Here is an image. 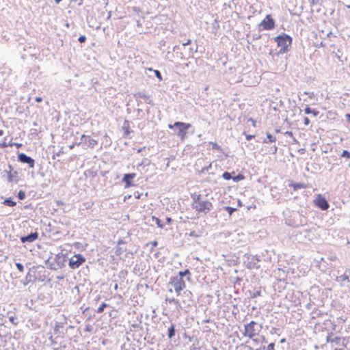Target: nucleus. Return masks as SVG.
Returning <instances> with one entry per match:
<instances>
[{"instance_id":"nucleus-1","label":"nucleus","mask_w":350,"mask_h":350,"mask_svg":"<svg viewBox=\"0 0 350 350\" xmlns=\"http://www.w3.org/2000/svg\"><path fill=\"white\" fill-rule=\"evenodd\" d=\"M192 207L198 213H207L213 208V204L207 199H203L200 194L194 193L191 195Z\"/></svg>"},{"instance_id":"nucleus-2","label":"nucleus","mask_w":350,"mask_h":350,"mask_svg":"<svg viewBox=\"0 0 350 350\" xmlns=\"http://www.w3.org/2000/svg\"><path fill=\"white\" fill-rule=\"evenodd\" d=\"M49 229V231L55 236H67L69 233L67 228L70 226V222L66 221L65 223L61 221V220H53V224L49 222L47 224Z\"/></svg>"},{"instance_id":"nucleus-3","label":"nucleus","mask_w":350,"mask_h":350,"mask_svg":"<svg viewBox=\"0 0 350 350\" xmlns=\"http://www.w3.org/2000/svg\"><path fill=\"white\" fill-rule=\"evenodd\" d=\"M274 40L277 43V46L279 48V54H284L290 51L293 43V38L289 35L282 33L276 36Z\"/></svg>"},{"instance_id":"nucleus-4","label":"nucleus","mask_w":350,"mask_h":350,"mask_svg":"<svg viewBox=\"0 0 350 350\" xmlns=\"http://www.w3.org/2000/svg\"><path fill=\"white\" fill-rule=\"evenodd\" d=\"M262 327L254 321H250L249 323L244 325V332L243 334L244 336L250 338H253L255 336L258 335L261 331Z\"/></svg>"},{"instance_id":"nucleus-5","label":"nucleus","mask_w":350,"mask_h":350,"mask_svg":"<svg viewBox=\"0 0 350 350\" xmlns=\"http://www.w3.org/2000/svg\"><path fill=\"white\" fill-rule=\"evenodd\" d=\"M67 260V254H63L62 252L58 253L54 258L55 263L50 264V269L57 271L64 268L66 266Z\"/></svg>"},{"instance_id":"nucleus-6","label":"nucleus","mask_w":350,"mask_h":350,"mask_svg":"<svg viewBox=\"0 0 350 350\" xmlns=\"http://www.w3.org/2000/svg\"><path fill=\"white\" fill-rule=\"evenodd\" d=\"M191 124L183 122H176L173 125L169 124L168 127L172 129L173 127L178 128L177 135L182 141H184L187 137V131L191 127Z\"/></svg>"},{"instance_id":"nucleus-7","label":"nucleus","mask_w":350,"mask_h":350,"mask_svg":"<svg viewBox=\"0 0 350 350\" xmlns=\"http://www.w3.org/2000/svg\"><path fill=\"white\" fill-rule=\"evenodd\" d=\"M258 26L260 31H270L275 27V21L270 14H267Z\"/></svg>"},{"instance_id":"nucleus-8","label":"nucleus","mask_w":350,"mask_h":350,"mask_svg":"<svg viewBox=\"0 0 350 350\" xmlns=\"http://www.w3.org/2000/svg\"><path fill=\"white\" fill-rule=\"evenodd\" d=\"M170 283L174 286V290L178 295L180 292L185 288V282L180 277H171Z\"/></svg>"},{"instance_id":"nucleus-9","label":"nucleus","mask_w":350,"mask_h":350,"mask_svg":"<svg viewBox=\"0 0 350 350\" xmlns=\"http://www.w3.org/2000/svg\"><path fill=\"white\" fill-rule=\"evenodd\" d=\"M85 261V258L81 254H77L69 259L68 265L72 269H75L79 268Z\"/></svg>"},{"instance_id":"nucleus-10","label":"nucleus","mask_w":350,"mask_h":350,"mask_svg":"<svg viewBox=\"0 0 350 350\" xmlns=\"http://www.w3.org/2000/svg\"><path fill=\"white\" fill-rule=\"evenodd\" d=\"M316 206L323 211H325L329 208V204L326 198L321 194H318L313 200Z\"/></svg>"},{"instance_id":"nucleus-11","label":"nucleus","mask_w":350,"mask_h":350,"mask_svg":"<svg viewBox=\"0 0 350 350\" xmlns=\"http://www.w3.org/2000/svg\"><path fill=\"white\" fill-rule=\"evenodd\" d=\"M81 144H83L85 148H94L97 145L98 142L90 136L83 134L81 135V142L77 143V146H79Z\"/></svg>"},{"instance_id":"nucleus-12","label":"nucleus","mask_w":350,"mask_h":350,"mask_svg":"<svg viewBox=\"0 0 350 350\" xmlns=\"http://www.w3.org/2000/svg\"><path fill=\"white\" fill-rule=\"evenodd\" d=\"M183 301L182 306L183 308H189L193 305V301L192 299V293L189 291H185L182 295Z\"/></svg>"},{"instance_id":"nucleus-13","label":"nucleus","mask_w":350,"mask_h":350,"mask_svg":"<svg viewBox=\"0 0 350 350\" xmlns=\"http://www.w3.org/2000/svg\"><path fill=\"white\" fill-rule=\"evenodd\" d=\"M18 160L22 163H27L31 168L34 167V160L24 153H21L18 154Z\"/></svg>"},{"instance_id":"nucleus-14","label":"nucleus","mask_w":350,"mask_h":350,"mask_svg":"<svg viewBox=\"0 0 350 350\" xmlns=\"http://www.w3.org/2000/svg\"><path fill=\"white\" fill-rule=\"evenodd\" d=\"M38 237V233L37 232H31L30 234L22 236L21 237V241L22 243H26V242H33L35 240H36Z\"/></svg>"},{"instance_id":"nucleus-15","label":"nucleus","mask_w":350,"mask_h":350,"mask_svg":"<svg viewBox=\"0 0 350 350\" xmlns=\"http://www.w3.org/2000/svg\"><path fill=\"white\" fill-rule=\"evenodd\" d=\"M136 176L135 173L125 174L123 177V182L125 183V188H129L134 185L131 183V180Z\"/></svg>"},{"instance_id":"nucleus-16","label":"nucleus","mask_w":350,"mask_h":350,"mask_svg":"<svg viewBox=\"0 0 350 350\" xmlns=\"http://www.w3.org/2000/svg\"><path fill=\"white\" fill-rule=\"evenodd\" d=\"M176 329L175 328V325L172 323L171 325L167 329V337L170 340H172L176 335Z\"/></svg>"},{"instance_id":"nucleus-17","label":"nucleus","mask_w":350,"mask_h":350,"mask_svg":"<svg viewBox=\"0 0 350 350\" xmlns=\"http://www.w3.org/2000/svg\"><path fill=\"white\" fill-rule=\"evenodd\" d=\"M303 220H285V224L287 226H292L293 228H299L300 224Z\"/></svg>"},{"instance_id":"nucleus-18","label":"nucleus","mask_w":350,"mask_h":350,"mask_svg":"<svg viewBox=\"0 0 350 350\" xmlns=\"http://www.w3.org/2000/svg\"><path fill=\"white\" fill-rule=\"evenodd\" d=\"M166 301L169 302L170 304H174L176 306V308L179 310L180 308H183L182 304L176 299L175 298H168L166 297L165 299Z\"/></svg>"},{"instance_id":"nucleus-19","label":"nucleus","mask_w":350,"mask_h":350,"mask_svg":"<svg viewBox=\"0 0 350 350\" xmlns=\"http://www.w3.org/2000/svg\"><path fill=\"white\" fill-rule=\"evenodd\" d=\"M177 276L180 277L182 279H183L184 277H186L187 280H191V272L187 269H185L184 271H179Z\"/></svg>"},{"instance_id":"nucleus-20","label":"nucleus","mask_w":350,"mask_h":350,"mask_svg":"<svg viewBox=\"0 0 350 350\" xmlns=\"http://www.w3.org/2000/svg\"><path fill=\"white\" fill-rule=\"evenodd\" d=\"M8 317L9 319V321H10V323L12 325L16 326L18 324V323H19L18 318L15 314L8 312Z\"/></svg>"},{"instance_id":"nucleus-21","label":"nucleus","mask_w":350,"mask_h":350,"mask_svg":"<svg viewBox=\"0 0 350 350\" xmlns=\"http://www.w3.org/2000/svg\"><path fill=\"white\" fill-rule=\"evenodd\" d=\"M118 236L124 237L126 239H128L130 237V232L129 230H125L124 229H120L117 231L116 235L115 237Z\"/></svg>"},{"instance_id":"nucleus-22","label":"nucleus","mask_w":350,"mask_h":350,"mask_svg":"<svg viewBox=\"0 0 350 350\" xmlns=\"http://www.w3.org/2000/svg\"><path fill=\"white\" fill-rule=\"evenodd\" d=\"M158 227L163 228L166 224H170L172 220H154Z\"/></svg>"},{"instance_id":"nucleus-23","label":"nucleus","mask_w":350,"mask_h":350,"mask_svg":"<svg viewBox=\"0 0 350 350\" xmlns=\"http://www.w3.org/2000/svg\"><path fill=\"white\" fill-rule=\"evenodd\" d=\"M290 187L293 189L294 191H296L299 189H305L307 186L304 183H293L290 185Z\"/></svg>"},{"instance_id":"nucleus-24","label":"nucleus","mask_w":350,"mask_h":350,"mask_svg":"<svg viewBox=\"0 0 350 350\" xmlns=\"http://www.w3.org/2000/svg\"><path fill=\"white\" fill-rule=\"evenodd\" d=\"M299 229L300 230H299L298 232L299 233H301V234L303 233V232H309L311 230L310 228H308L307 227V223L306 222L305 224H302V222H301L300 224Z\"/></svg>"},{"instance_id":"nucleus-25","label":"nucleus","mask_w":350,"mask_h":350,"mask_svg":"<svg viewBox=\"0 0 350 350\" xmlns=\"http://www.w3.org/2000/svg\"><path fill=\"white\" fill-rule=\"evenodd\" d=\"M304 111L306 114L312 113L314 117L317 116L319 115V111L315 109H312L310 107L307 106Z\"/></svg>"},{"instance_id":"nucleus-26","label":"nucleus","mask_w":350,"mask_h":350,"mask_svg":"<svg viewBox=\"0 0 350 350\" xmlns=\"http://www.w3.org/2000/svg\"><path fill=\"white\" fill-rule=\"evenodd\" d=\"M126 251V249L125 248H123L122 247H120V246H116V248H115V254L116 256H120L123 254L124 252Z\"/></svg>"},{"instance_id":"nucleus-27","label":"nucleus","mask_w":350,"mask_h":350,"mask_svg":"<svg viewBox=\"0 0 350 350\" xmlns=\"http://www.w3.org/2000/svg\"><path fill=\"white\" fill-rule=\"evenodd\" d=\"M124 237L119 236L118 239L117 240V244L118 246H120V245L126 244L128 243V241L126 240Z\"/></svg>"},{"instance_id":"nucleus-28","label":"nucleus","mask_w":350,"mask_h":350,"mask_svg":"<svg viewBox=\"0 0 350 350\" xmlns=\"http://www.w3.org/2000/svg\"><path fill=\"white\" fill-rule=\"evenodd\" d=\"M210 144L211 145V148L212 150H218V151H221L222 149H221V147L218 144H217L216 142H210Z\"/></svg>"},{"instance_id":"nucleus-29","label":"nucleus","mask_w":350,"mask_h":350,"mask_svg":"<svg viewBox=\"0 0 350 350\" xmlns=\"http://www.w3.org/2000/svg\"><path fill=\"white\" fill-rule=\"evenodd\" d=\"M107 306V304L103 302L96 310L97 313H101L104 311L105 308Z\"/></svg>"},{"instance_id":"nucleus-30","label":"nucleus","mask_w":350,"mask_h":350,"mask_svg":"<svg viewBox=\"0 0 350 350\" xmlns=\"http://www.w3.org/2000/svg\"><path fill=\"white\" fill-rule=\"evenodd\" d=\"M4 204H6V205H8L10 206H14L16 205V202L12 201V200L10 199H6L4 201Z\"/></svg>"},{"instance_id":"nucleus-31","label":"nucleus","mask_w":350,"mask_h":350,"mask_svg":"<svg viewBox=\"0 0 350 350\" xmlns=\"http://www.w3.org/2000/svg\"><path fill=\"white\" fill-rule=\"evenodd\" d=\"M189 236L194 237H198L201 236V232H200V231L196 232L195 230L191 231L189 233Z\"/></svg>"},{"instance_id":"nucleus-32","label":"nucleus","mask_w":350,"mask_h":350,"mask_svg":"<svg viewBox=\"0 0 350 350\" xmlns=\"http://www.w3.org/2000/svg\"><path fill=\"white\" fill-rule=\"evenodd\" d=\"M222 177L225 179V180H230L231 178H232L230 173L228 172H225L224 173H223L222 174Z\"/></svg>"},{"instance_id":"nucleus-33","label":"nucleus","mask_w":350,"mask_h":350,"mask_svg":"<svg viewBox=\"0 0 350 350\" xmlns=\"http://www.w3.org/2000/svg\"><path fill=\"white\" fill-rule=\"evenodd\" d=\"M16 267L17 268V269L20 271V272H23L24 271V266L22 263L21 262H16Z\"/></svg>"},{"instance_id":"nucleus-34","label":"nucleus","mask_w":350,"mask_h":350,"mask_svg":"<svg viewBox=\"0 0 350 350\" xmlns=\"http://www.w3.org/2000/svg\"><path fill=\"white\" fill-rule=\"evenodd\" d=\"M52 263H55V261L54 260V258H52L51 257L49 258L46 260V265L47 266V267L49 269H50V264Z\"/></svg>"},{"instance_id":"nucleus-35","label":"nucleus","mask_w":350,"mask_h":350,"mask_svg":"<svg viewBox=\"0 0 350 350\" xmlns=\"http://www.w3.org/2000/svg\"><path fill=\"white\" fill-rule=\"evenodd\" d=\"M267 137L268 139V142H275L276 139L275 137H273L271 134L270 133H267Z\"/></svg>"},{"instance_id":"nucleus-36","label":"nucleus","mask_w":350,"mask_h":350,"mask_svg":"<svg viewBox=\"0 0 350 350\" xmlns=\"http://www.w3.org/2000/svg\"><path fill=\"white\" fill-rule=\"evenodd\" d=\"M244 178V176L242 174H238L237 176L232 177L234 181L237 182Z\"/></svg>"},{"instance_id":"nucleus-37","label":"nucleus","mask_w":350,"mask_h":350,"mask_svg":"<svg viewBox=\"0 0 350 350\" xmlns=\"http://www.w3.org/2000/svg\"><path fill=\"white\" fill-rule=\"evenodd\" d=\"M123 128L125 129V133L126 134H129L130 133V131H129V124L128 121H125V122L124 124Z\"/></svg>"},{"instance_id":"nucleus-38","label":"nucleus","mask_w":350,"mask_h":350,"mask_svg":"<svg viewBox=\"0 0 350 350\" xmlns=\"http://www.w3.org/2000/svg\"><path fill=\"white\" fill-rule=\"evenodd\" d=\"M153 72H154L156 77L158 78V79L159 81H162L163 80L162 75H161V72L159 70H153Z\"/></svg>"},{"instance_id":"nucleus-39","label":"nucleus","mask_w":350,"mask_h":350,"mask_svg":"<svg viewBox=\"0 0 350 350\" xmlns=\"http://www.w3.org/2000/svg\"><path fill=\"white\" fill-rule=\"evenodd\" d=\"M341 156L349 159L350 158V152L347 150H343Z\"/></svg>"},{"instance_id":"nucleus-40","label":"nucleus","mask_w":350,"mask_h":350,"mask_svg":"<svg viewBox=\"0 0 350 350\" xmlns=\"http://www.w3.org/2000/svg\"><path fill=\"white\" fill-rule=\"evenodd\" d=\"M339 278L340 279L341 281H349V275H347L346 273L340 275Z\"/></svg>"},{"instance_id":"nucleus-41","label":"nucleus","mask_w":350,"mask_h":350,"mask_svg":"<svg viewBox=\"0 0 350 350\" xmlns=\"http://www.w3.org/2000/svg\"><path fill=\"white\" fill-rule=\"evenodd\" d=\"M254 341L261 342L262 343H267V341L265 340V338L262 336H260V338L254 339Z\"/></svg>"},{"instance_id":"nucleus-42","label":"nucleus","mask_w":350,"mask_h":350,"mask_svg":"<svg viewBox=\"0 0 350 350\" xmlns=\"http://www.w3.org/2000/svg\"><path fill=\"white\" fill-rule=\"evenodd\" d=\"M261 295V291H256L255 292H254L252 293V295H251V297L252 298H255V297H257L258 296H260Z\"/></svg>"},{"instance_id":"nucleus-43","label":"nucleus","mask_w":350,"mask_h":350,"mask_svg":"<svg viewBox=\"0 0 350 350\" xmlns=\"http://www.w3.org/2000/svg\"><path fill=\"white\" fill-rule=\"evenodd\" d=\"M18 197L20 200H23L25 198V193L23 191H20L18 193Z\"/></svg>"},{"instance_id":"nucleus-44","label":"nucleus","mask_w":350,"mask_h":350,"mask_svg":"<svg viewBox=\"0 0 350 350\" xmlns=\"http://www.w3.org/2000/svg\"><path fill=\"white\" fill-rule=\"evenodd\" d=\"M274 348H275V343H274V342H271V343L267 346V348L265 347V350H274Z\"/></svg>"},{"instance_id":"nucleus-45","label":"nucleus","mask_w":350,"mask_h":350,"mask_svg":"<svg viewBox=\"0 0 350 350\" xmlns=\"http://www.w3.org/2000/svg\"><path fill=\"white\" fill-rule=\"evenodd\" d=\"M92 330H93V327L91 325L88 324L85 325V332H91Z\"/></svg>"},{"instance_id":"nucleus-46","label":"nucleus","mask_w":350,"mask_h":350,"mask_svg":"<svg viewBox=\"0 0 350 350\" xmlns=\"http://www.w3.org/2000/svg\"><path fill=\"white\" fill-rule=\"evenodd\" d=\"M33 277L29 272L27 274L25 280L27 281V283L31 281V278Z\"/></svg>"},{"instance_id":"nucleus-47","label":"nucleus","mask_w":350,"mask_h":350,"mask_svg":"<svg viewBox=\"0 0 350 350\" xmlns=\"http://www.w3.org/2000/svg\"><path fill=\"white\" fill-rule=\"evenodd\" d=\"M236 235H239V233H237V232H236V231H234V232H231V233H230V234H229V236L232 237V239H231V240H232V241H234V237H235Z\"/></svg>"},{"instance_id":"nucleus-48","label":"nucleus","mask_w":350,"mask_h":350,"mask_svg":"<svg viewBox=\"0 0 350 350\" xmlns=\"http://www.w3.org/2000/svg\"><path fill=\"white\" fill-rule=\"evenodd\" d=\"M78 40L81 43H83L85 42L86 37L85 36H81Z\"/></svg>"},{"instance_id":"nucleus-49","label":"nucleus","mask_w":350,"mask_h":350,"mask_svg":"<svg viewBox=\"0 0 350 350\" xmlns=\"http://www.w3.org/2000/svg\"><path fill=\"white\" fill-rule=\"evenodd\" d=\"M310 122V120H309V118H308V117H305V118H304V124H305L306 126L309 125Z\"/></svg>"},{"instance_id":"nucleus-50","label":"nucleus","mask_w":350,"mask_h":350,"mask_svg":"<svg viewBox=\"0 0 350 350\" xmlns=\"http://www.w3.org/2000/svg\"><path fill=\"white\" fill-rule=\"evenodd\" d=\"M250 265L249 266V268H258L259 266L256 265L255 262H250Z\"/></svg>"},{"instance_id":"nucleus-51","label":"nucleus","mask_w":350,"mask_h":350,"mask_svg":"<svg viewBox=\"0 0 350 350\" xmlns=\"http://www.w3.org/2000/svg\"><path fill=\"white\" fill-rule=\"evenodd\" d=\"M226 210L228 211L229 215H230L233 211H235V208L231 207H226Z\"/></svg>"},{"instance_id":"nucleus-52","label":"nucleus","mask_w":350,"mask_h":350,"mask_svg":"<svg viewBox=\"0 0 350 350\" xmlns=\"http://www.w3.org/2000/svg\"><path fill=\"white\" fill-rule=\"evenodd\" d=\"M254 135H245V138L247 140H251L252 139L254 138Z\"/></svg>"},{"instance_id":"nucleus-53","label":"nucleus","mask_w":350,"mask_h":350,"mask_svg":"<svg viewBox=\"0 0 350 350\" xmlns=\"http://www.w3.org/2000/svg\"><path fill=\"white\" fill-rule=\"evenodd\" d=\"M60 327H61V326H60V325H59V324H56V325H55V328H54V332H55V334H57L58 330H59V328Z\"/></svg>"},{"instance_id":"nucleus-54","label":"nucleus","mask_w":350,"mask_h":350,"mask_svg":"<svg viewBox=\"0 0 350 350\" xmlns=\"http://www.w3.org/2000/svg\"><path fill=\"white\" fill-rule=\"evenodd\" d=\"M150 244L152 245V247H156L158 245V242L157 241H154L151 242Z\"/></svg>"},{"instance_id":"nucleus-55","label":"nucleus","mask_w":350,"mask_h":350,"mask_svg":"<svg viewBox=\"0 0 350 350\" xmlns=\"http://www.w3.org/2000/svg\"><path fill=\"white\" fill-rule=\"evenodd\" d=\"M279 330V329L278 328H275V327H273L272 328V330L271 331V333L273 334V333H275V334H277V331Z\"/></svg>"},{"instance_id":"nucleus-56","label":"nucleus","mask_w":350,"mask_h":350,"mask_svg":"<svg viewBox=\"0 0 350 350\" xmlns=\"http://www.w3.org/2000/svg\"><path fill=\"white\" fill-rule=\"evenodd\" d=\"M329 259L332 261H335L337 259V257L336 256H332L329 257Z\"/></svg>"},{"instance_id":"nucleus-57","label":"nucleus","mask_w":350,"mask_h":350,"mask_svg":"<svg viewBox=\"0 0 350 350\" xmlns=\"http://www.w3.org/2000/svg\"><path fill=\"white\" fill-rule=\"evenodd\" d=\"M35 100L37 102V103H40L42 100V98L41 97H36L35 98Z\"/></svg>"},{"instance_id":"nucleus-58","label":"nucleus","mask_w":350,"mask_h":350,"mask_svg":"<svg viewBox=\"0 0 350 350\" xmlns=\"http://www.w3.org/2000/svg\"><path fill=\"white\" fill-rule=\"evenodd\" d=\"M345 118H346L347 120L350 122V114L349 113L346 114Z\"/></svg>"},{"instance_id":"nucleus-59","label":"nucleus","mask_w":350,"mask_h":350,"mask_svg":"<svg viewBox=\"0 0 350 350\" xmlns=\"http://www.w3.org/2000/svg\"><path fill=\"white\" fill-rule=\"evenodd\" d=\"M132 327L133 328H138V327H139V324H137V323L133 324Z\"/></svg>"},{"instance_id":"nucleus-60","label":"nucleus","mask_w":350,"mask_h":350,"mask_svg":"<svg viewBox=\"0 0 350 350\" xmlns=\"http://www.w3.org/2000/svg\"><path fill=\"white\" fill-rule=\"evenodd\" d=\"M0 146L2 148H5L8 146V145L6 144V143L3 142L2 144H0Z\"/></svg>"},{"instance_id":"nucleus-61","label":"nucleus","mask_w":350,"mask_h":350,"mask_svg":"<svg viewBox=\"0 0 350 350\" xmlns=\"http://www.w3.org/2000/svg\"><path fill=\"white\" fill-rule=\"evenodd\" d=\"M76 145H77V144H75V143H74V144H72L70 145V146H69L70 149H72V148H74V147H75Z\"/></svg>"},{"instance_id":"nucleus-62","label":"nucleus","mask_w":350,"mask_h":350,"mask_svg":"<svg viewBox=\"0 0 350 350\" xmlns=\"http://www.w3.org/2000/svg\"><path fill=\"white\" fill-rule=\"evenodd\" d=\"M211 321L210 319H207L203 321V323H209Z\"/></svg>"},{"instance_id":"nucleus-63","label":"nucleus","mask_w":350,"mask_h":350,"mask_svg":"<svg viewBox=\"0 0 350 350\" xmlns=\"http://www.w3.org/2000/svg\"><path fill=\"white\" fill-rule=\"evenodd\" d=\"M256 350H265V347L263 346L262 347H260L258 349H256Z\"/></svg>"},{"instance_id":"nucleus-64","label":"nucleus","mask_w":350,"mask_h":350,"mask_svg":"<svg viewBox=\"0 0 350 350\" xmlns=\"http://www.w3.org/2000/svg\"><path fill=\"white\" fill-rule=\"evenodd\" d=\"M107 341V340L104 339V340L102 341V344H103V345H106Z\"/></svg>"}]
</instances>
